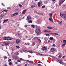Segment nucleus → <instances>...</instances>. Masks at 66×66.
I'll return each mask as SVG.
<instances>
[{
	"label": "nucleus",
	"instance_id": "20",
	"mask_svg": "<svg viewBox=\"0 0 66 66\" xmlns=\"http://www.w3.org/2000/svg\"><path fill=\"white\" fill-rule=\"evenodd\" d=\"M53 37H50V40H53Z\"/></svg>",
	"mask_w": 66,
	"mask_h": 66
},
{
	"label": "nucleus",
	"instance_id": "9",
	"mask_svg": "<svg viewBox=\"0 0 66 66\" xmlns=\"http://www.w3.org/2000/svg\"><path fill=\"white\" fill-rule=\"evenodd\" d=\"M4 14L3 13L0 16V19H2L3 18V16H4Z\"/></svg>",
	"mask_w": 66,
	"mask_h": 66
},
{
	"label": "nucleus",
	"instance_id": "62",
	"mask_svg": "<svg viewBox=\"0 0 66 66\" xmlns=\"http://www.w3.org/2000/svg\"><path fill=\"white\" fill-rule=\"evenodd\" d=\"M65 57V56H64L62 57V58H64Z\"/></svg>",
	"mask_w": 66,
	"mask_h": 66
},
{
	"label": "nucleus",
	"instance_id": "60",
	"mask_svg": "<svg viewBox=\"0 0 66 66\" xmlns=\"http://www.w3.org/2000/svg\"><path fill=\"white\" fill-rule=\"evenodd\" d=\"M27 62H30V61H29V60H27Z\"/></svg>",
	"mask_w": 66,
	"mask_h": 66
},
{
	"label": "nucleus",
	"instance_id": "59",
	"mask_svg": "<svg viewBox=\"0 0 66 66\" xmlns=\"http://www.w3.org/2000/svg\"><path fill=\"white\" fill-rule=\"evenodd\" d=\"M52 1L54 2V1H55V0H53Z\"/></svg>",
	"mask_w": 66,
	"mask_h": 66
},
{
	"label": "nucleus",
	"instance_id": "51",
	"mask_svg": "<svg viewBox=\"0 0 66 66\" xmlns=\"http://www.w3.org/2000/svg\"><path fill=\"white\" fill-rule=\"evenodd\" d=\"M24 52H28V51H26V50H25L24 51Z\"/></svg>",
	"mask_w": 66,
	"mask_h": 66
},
{
	"label": "nucleus",
	"instance_id": "5",
	"mask_svg": "<svg viewBox=\"0 0 66 66\" xmlns=\"http://www.w3.org/2000/svg\"><path fill=\"white\" fill-rule=\"evenodd\" d=\"M18 14V12H16L14 13V14H13L12 15H11V17H14V16H15L17 15Z\"/></svg>",
	"mask_w": 66,
	"mask_h": 66
},
{
	"label": "nucleus",
	"instance_id": "37",
	"mask_svg": "<svg viewBox=\"0 0 66 66\" xmlns=\"http://www.w3.org/2000/svg\"><path fill=\"white\" fill-rule=\"evenodd\" d=\"M16 48H17L18 49H19V48H20V47H19L18 46H16Z\"/></svg>",
	"mask_w": 66,
	"mask_h": 66
},
{
	"label": "nucleus",
	"instance_id": "52",
	"mask_svg": "<svg viewBox=\"0 0 66 66\" xmlns=\"http://www.w3.org/2000/svg\"><path fill=\"white\" fill-rule=\"evenodd\" d=\"M17 62H21V61L19 60H18Z\"/></svg>",
	"mask_w": 66,
	"mask_h": 66
},
{
	"label": "nucleus",
	"instance_id": "17",
	"mask_svg": "<svg viewBox=\"0 0 66 66\" xmlns=\"http://www.w3.org/2000/svg\"><path fill=\"white\" fill-rule=\"evenodd\" d=\"M38 54H39V55L40 56H45V55H44L43 54H42L40 53H38Z\"/></svg>",
	"mask_w": 66,
	"mask_h": 66
},
{
	"label": "nucleus",
	"instance_id": "49",
	"mask_svg": "<svg viewBox=\"0 0 66 66\" xmlns=\"http://www.w3.org/2000/svg\"><path fill=\"white\" fill-rule=\"evenodd\" d=\"M5 20V21L6 22H7V21H8V19Z\"/></svg>",
	"mask_w": 66,
	"mask_h": 66
},
{
	"label": "nucleus",
	"instance_id": "21",
	"mask_svg": "<svg viewBox=\"0 0 66 66\" xmlns=\"http://www.w3.org/2000/svg\"><path fill=\"white\" fill-rule=\"evenodd\" d=\"M12 62H11L9 63V64L10 65H12Z\"/></svg>",
	"mask_w": 66,
	"mask_h": 66
},
{
	"label": "nucleus",
	"instance_id": "15",
	"mask_svg": "<svg viewBox=\"0 0 66 66\" xmlns=\"http://www.w3.org/2000/svg\"><path fill=\"white\" fill-rule=\"evenodd\" d=\"M27 19L28 20H29V19H31V16H28Z\"/></svg>",
	"mask_w": 66,
	"mask_h": 66
},
{
	"label": "nucleus",
	"instance_id": "28",
	"mask_svg": "<svg viewBox=\"0 0 66 66\" xmlns=\"http://www.w3.org/2000/svg\"><path fill=\"white\" fill-rule=\"evenodd\" d=\"M35 43L34 42L32 43V46H34L35 45Z\"/></svg>",
	"mask_w": 66,
	"mask_h": 66
},
{
	"label": "nucleus",
	"instance_id": "35",
	"mask_svg": "<svg viewBox=\"0 0 66 66\" xmlns=\"http://www.w3.org/2000/svg\"><path fill=\"white\" fill-rule=\"evenodd\" d=\"M25 45H29V43H26L25 44Z\"/></svg>",
	"mask_w": 66,
	"mask_h": 66
},
{
	"label": "nucleus",
	"instance_id": "3",
	"mask_svg": "<svg viewBox=\"0 0 66 66\" xmlns=\"http://www.w3.org/2000/svg\"><path fill=\"white\" fill-rule=\"evenodd\" d=\"M60 15V16L62 18H66V15L65 14H61Z\"/></svg>",
	"mask_w": 66,
	"mask_h": 66
},
{
	"label": "nucleus",
	"instance_id": "50",
	"mask_svg": "<svg viewBox=\"0 0 66 66\" xmlns=\"http://www.w3.org/2000/svg\"><path fill=\"white\" fill-rule=\"evenodd\" d=\"M38 66H42V65L40 64H38Z\"/></svg>",
	"mask_w": 66,
	"mask_h": 66
},
{
	"label": "nucleus",
	"instance_id": "6",
	"mask_svg": "<svg viewBox=\"0 0 66 66\" xmlns=\"http://www.w3.org/2000/svg\"><path fill=\"white\" fill-rule=\"evenodd\" d=\"M21 40L19 39H17L16 41L15 42L16 44H19Z\"/></svg>",
	"mask_w": 66,
	"mask_h": 66
},
{
	"label": "nucleus",
	"instance_id": "29",
	"mask_svg": "<svg viewBox=\"0 0 66 66\" xmlns=\"http://www.w3.org/2000/svg\"><path fill=\"white\" fill-rule=\"evenodd\" d=\"M44 39H45V40H48V39H47V38L45 37V38H44Z\"/></svg>",
	"mask_w": 66,
	"mask_h": 66
},
{
	"label": "nucleus",
	"instance_id": "54",
	"mask_svg": "<svg viewBox=\"0 0 66 66\" xmlns=\"http://www.w3.org/2000/svg\"><path fill=\"white\" fill-rule=\"evenodd\" d=\"M2 5H3V6H4V5L3 4V3H2Z\"/></svg>",
	"mask_w": 66,
	"mask_h": 66
},
{
	"label": "nucleus",
	"instance_id": "63",
	"mask_svg": "<svg viewBox=\"0 0 66 66\" xmlns=\"http://www.w3.org/2000/svg\"><path fill=\"white\" fill-rule=\"evenodd\" d=\"M1 29V26L0 25V30Z\"/></svg>",
	"mask_w": 66,
	"mask_h": 66
},
{
	"label": "nucleus",
	"instance_id": "43",
	"mask_svg": "<svg viewBox=\"0 0 66 66\" xmlns=\"http://www.w3.org/2000/svg\"><path fill=\"white\" fill-rule=\"evenodd\" d=\"M11 59H9L8 61V62H11Z\"/></svg>",
	"mask_w": 66,
	"mask_h": 66
},
{
	"label": "nucleus",
	"instance_id": "38",
	"mask_svg": "<svg viewBox=\"0 0 66 66\" xmlns=\"http://www.w3.org/2000/svg\"><path fill=\"white\" fill-rule=\"evenodd\" d=\"M19 6H20V7H21V6H22V5H21V4H19Z\"/></svg>",
	"mask_w": 66,
	"mask_h": 66
},
{
	"label": "nucleus",
	"instance_id": "57",
	"mask_svg": "<svg viewBox=\"0 0 66 66\" xmlns=\"http://www.w3.org/2000/svg\"><path fill=\"white\" fill-rule=\"evenodd\" d=\"M45 4H46V3H47V1H45Z\"/></svg>",
	"mask_w": 66,
	"mask_h": 66
},
{
	"label": "nucleus",
	"instance_id": "32",
	"mask_svg": "<svg viewBox=\"0 0 66 66\" xmlns=\"http://www.w3.org/2000/svg\"><path fill=\"white\" fill-rule=\"evenodd\" d=\"M63 42L64 43H66V40H64L63 41Z\"/></svg>",
	"mask_w": 66,
	"mask_h": 66
},
{
	"label": "nucleus",
	"instance_id": "13",
	"mask_svg": "<svg viewBox=\"0 0 66 66\" xmlns=\"http://www.w3.org/2000/svg\"><path fill=\"white\" fill-rule=\"evenodd\" d=\"M41 2H39L38 3V5L39 7H40V3Z\"/></svg>",
	"mask_w": 66,
	"mask_h": 66
},
{
	"label": "nucleus",
	"instance_id": "40",
	"mask_svg": "<svg viewBox=\"0 0 66 66\" xmlns=\"http://www.w3.org/2000/svg\"><path fill=\"white\" fill-rule=\"evenodd\" d=\"M29 62L30 63H33V62L32 61H29Z\"/></svg>",
	"mask_w": 66,
	"mask_h": 66
},
{
	"label": "nucleus",
	"instance_id": "31",
	"mask_svg": "<svg viewBox=\"0 0 66 66\" xmlns=\"http://www.w3.org/2000/svg\"><path fill=\"white\" fill-rule=\"evenodd\" d=\"M9 43H5V45H9Z\"/></svg>",
	"mask_w": 66,
	"mask_h": 66
},
{
	"label": "nucleus",
	"instance_id": "36",
	"mask_svg": "<svg viewBox=\"0 0 66 66\" xmlns=\"http://www.w3.org/2000/svg\"><path fill=\"white\" fill-rule=\"evenodd\" d=\"M46 35L47 36H50V35L49 34H46Z\"/></svg>",
	"mask_w": 66,
	"mask_h": 66
},
{
	"label": "nucleus",
	"instance_id": "46",
	"mask_svg": "<svg viewBox=\"0 0 66 66\" xmlns=\"http://www.w3.org/2000/svg\"><path fill=\"white\" fill-rule=\"evenodd\" d=\"M27 27H28V25H24L25 28H26Z\"/></svg>",
	"mask_w": 66,
	"mask_h": 66
},
{
	"label": "nucleus",
	"instance_id": "27",
	"mask_svg": "<svg viewBox=\"0 0 66 66\" xmlns=\"http://www.w3.org/2000/svg\"><path fill=\"white\" fill-rule=\"evenodd\" d=\"M34 7H35V5H32L31 6V7L33 8Z\"/></svg>",
	"mask_w": 66,
	"mask_h": 66
},
{
	"label": "nucleus",
	"instance_id": "19",
	"mask_svg": "<svg viewBox=\"0 0 66 66\" xmlns=\"http://www.w3.org/2000/svg\"><path fill=\"white\" fill-rule=\"evenodd\" d=\"M65 45H66V43H65L64 44H63L62 46V47L63 48L64 47H65Z\"/></svg>",
	"mask_w": 66,
	"mask_h": 66
},
{
	"label": "nucleus",
	"instance_id": "23",
	"mask_svg": "<svg viewBox=\"0 0 66 66\" xmlns=\"http://www.w3.org/2000/svg\"><path fill=\"white\" fill-rule=\"evenodd\" d=\"M50 17H52V13H50Z\"/></svg>",
	"mask_w": 66,
	"mask_h": 66
},
{
	"label": "nucleus",
	"instance_id": "7",
	"mask_svg": "<svg viewBox=\"0 0 66 66\" xmlns=\"http://www.w3.org/2000/svg\"><path fill=\"white\" fill-rule=\"evenodd\" d=\"M65 1V0H60L59 2V4H61Z\"/></svg>",
	"mask_w": 66,
	"mask_h": 66
},
{
	"label": "nucleus",
	"instance_id": "22",
	"mask_svg": "<svg viewBox=\"0 0 66 66\" xmlns=\"http://www.w3.org/2000/svg\"><path fill=\"white\" fill-rule=\"evenodd\" d=\"M38 40L39 41V43H42V42H41V40H40V39H38Z\"/></svg>",
	"mask_w": 66,
	"mask_h": 66
},
{
	"label": "nucleus",
	"instance_id": "4",
	"mask_svg": "<svg viewBox=\"0 0 66 66\" xmlns=\"http://www.w3.org/2000/svg\"><path fill=\"white\" fill-rule=\"evenodd\" d=\"M4 39L6 40H11L12 39L10 37H7L4 38Z\"/></svg>",
	"mask_w": 66,
	"mask_h": 66
},
{
	"label": "nucleus",
	"instance_id": "26",
	"mask_svg": "<svg viewBox=\"0 0 66 66\" xmlns=\"http://www.w3.org/2000/svg\"><path fill=\"white\" fill-rule=\"evenodd\" d=\"M47 28L48 29H53V28H52V27H47Z\"/></svg>",
	"mask_w": 66,
	"mask_h": 66
},
{
	"label": "nucleus",
	"instance_id": "42",
	"mask_svg": "<svg viewBox=\"0 0 66 66\" xmlns=\"http://www.w3.org/2000/svg\"><path fill=\"white\" fill-rule=\"evenodd\" d=\"M38 14H39V15H43V14H42L40 13H38Z\"/></svg>",
	"mask_w": 66,
	"mask_h": 66
},
{
	"label": "nucleus",
	"instance_id": "33",
	"mask_svg": "<svg viewBox=\"0 0 66 66\" xmlns=\"http://www.w3.org/2000/svg\"><path fill=\"white\" fill-rule=\"evenodd\" d=\"M4 22L3 23H5V22H6V21H5V20H4Z\"/></svg>",
	"mask_w": 66,
	"mask_h": 66
},
{
	"label": "nucleus",
	"instance_id": "30",
	"mask_svg": "<svg viewBox=\"0 0 66 66\" xmlns=\"http://www.w3.org/2000/svg\"><path fill=\"white\" fill-rule=\"evenodd\" d=\"M58 57H59V58H61V57H62V56H61V55H59L58 56Z\"/></svg>",
	"mask_w": 66,
	"mask_h": 66
},
{
	"label": "nucleus",
	"instance_id": "2",
	"mask_svg": "<svg viewBox=\"0 0 66 66\" xmlns=\"http://www.w3.org/2000/svg\"><path fill=\"white\" fill-rule=\"evenodd\" d=\"M40 32V30L39 28H37L36 30V33L37 35H38L39 34V33Z\"/></svg>",
	"mask_w": 66,
	"mask_h": 66
},
{
	"label": "nucleus",
	"instance_id": "16",
	"mask_svg": "<svg viewBox=\"0 0 66 66\" xmlns=\"http://www.w3.org/2000/svg\"><path fill=\"white\" fill-rule=\"evenodd\" d=\"M28 21V23H32V21H31L30 20H29Z\"/></svg>",
	"mask_w": 66,
	"mask_h": 66
},
{
	"label": "nucleus",
	"instance_id": "55",
	"mask_svg": "<svg viewBox=\"0 0 66 66\" xmlns=\"http://www.w3.org/2000/svg\"><path fill=\"white\" fill-rule=\"evenodd\" d=\"M50 34H53V35H54V33H53L52 32H50Z\"/></svg>",
	"mask_w": 66,
	"mask_h": 66
},
{
	"label": "nucleus",
	"instance_id": "48",
	"mask_svg": "<svg viewBox=\"0 0 66 66\" xmlns=\"http://www.w3.org/2000/svg\"><path fill=\"white\" fill-rule=\"evenodd\" d=\"M47 30H43V31L44 32H47Z\"/></svg>",
	"mask_w": 66,
	"mask_h": 66
},
{
	"label": "nucleus",
	"instance_id": "45",
	"mask_svg": "<svg viewBox=\"0 0 66 66\" xmlns=\"http://www.w3.org/2000/svg\"><path fill=\"white\" fill-rule=\"evenodd\" d=\"M47 32H48V33H50L51 32V31H48L47 30Z\"/></svg>",
	"mask_w": 66,
	"mask_h": 66
},
{
	"label": "nucleus",
	"instance_id": "18",
	"mask_svg": "<svg viewBox=\"0 0 66 66\" xmlns=\"http://www.w3.org/2000/svg\"><path fill=\"white\" fill-rule=\"evenodd\" d=\"M28 52H29V53H33V52L31 51H28Z\"/></svg>",
	"mask_w": 66,
	"mask_h": 66
},
{
	"label": "nucleus",
	"instance_id": "24",
	"mask_svg": "<svg viewBox=\"0 0 66 66\" xmlns=\"http://www.w3.org/2000/svg\"><path fill=\"white\" fill-rule=\"evenodd\" d=\"M31 27H32L33 28H35V26L33 25H31Z\"/></svg>",
	"mask_w": 66,
	"mask_h": 66
},
{
	"label": "nucleus",
	"instance_id": "61",
	"mask_svg": "<svg viewBox=\"0 0 66 66\" xmlns=\"http://www.w3.org/2000/svg\"><path fill=\"white\" fill-rule=\"evenodd\" d=\"M25 66H27V64H26L25 65Z\"/></svg>",
	"mask_w": 66,
	"mask_h": 66
},
{
	"label": "nucleus",
	"instance_id": "47",
	"mask_svg": "<svg viewBox=\"0 0 66 66\" xmlns=\"http://www.w3.org/2000/svg\"><path fill=\"white\" fill-rule=\"evenodd\" d=\"M20 60H22V61H23L24 60L23 59L21 58H20Z\"/></svg>",
	"mask_w": 66,
	"mask_h": 66
},
{
	"label": "nucleus",
	"instance_id": "64",
	"mask_svg": "<svg viewBox=\"0 0 66 66\" xmlns=\"http://www.w3.org/2000/svg\"><path fill=\"white\" fill-rule=\"evenodd\" d=\"M34 1H37L38 0H34Z\"/></svg>",
	"mask_w": 66,
	"mask_h": 66
},
{
	"label": "nucleus",
	"instance_id": "53",
	"mask_svg": "<svg viewBox=\"0 0 66 66\" xmlns=\"http://www.w3.org/2000/svg\"><path fill=\"white\" fill-rule=\"evenodd\" d=\"M53 47H55V44H53Z\"/></svg>",
	"mask_w": 66,
	"mask_h": 66
},
{
	"label": "nucleus",
	"instance_id": "58",
	"mask_svg": "<svg viewBox=\"0 0 66 66\" xmlns=\"http://www.w3.org/2000/svg\"><path fill=\"white\" fill-rule=\"evenodd\" d=\"M4 66H7V64H5L4 65Z\"/></svg>",
	"mask_w": 66,
	"mask_h": 66
},
{
	"label": "nucleus",
	"instance_id": "25",
	"mask_svg": "<svg viewBox=\"0 0 66 66\" xmlns=\"http://www.w3.org/2000/svg\"><path fill=\"white\" fill-rule=\"evenodd\" d=\"M38 38L37 37H35L34 38V39H37Z\"/></svg>",
	"mask_w": 66,
	"mask_h": 66
},
{
	"label": "nucleus",
	"instance_id": "11",
	"mask_svg": "<svg viewBox=\"0 0 66 66\" xmlns=\"http://www.w3.org/2000/svg\"><path fill=\"white\" fill-rule=\"evenodd\" d=\"M55 51V49L54 48H51V52H54Z\"/></svg>",
	"mask_w": 66,
	"mask_h": 66
},
{
	"label": "nucleus",
	"instance_id": "56",
	"mask_svg": "<svg viewBox=\"0 0 66 66\" xmlns=\"http://www.w3.org/2000/svg\"><path fill=\"white\" fill-rule=\"evenodd\" d=\"M15 64H18V62H15Z\"/></svg>",
	"mask_w": 66,
	"mask_h": 66
},
{
	"label": "nucleus",
	"instance_id": "41",
	"mask_svg": "<svg viewBox=\"0 0 66 66\" xmlns=\"http://www.w3.org/2000/svg\"><path fill=\"white\" fill-rule=\"evenodd\" d=\"M54 35H58V34H57V33H54Z\"/></svg>",
	"mask_w": 66,
	"mask_h": 66
},
{
	"label": "nucleus",
	"instance_id": "39",
	"mask_svg": "<svg viewBox=\"0 0 66 66\" xmlns=\"http://www.w3.org/2000/svg\"><path fill=\"white\" fill-rule=\"evenodd\" d=\"M7 12V10H3V11H2V12Z\"/></svg>",
	"mask_w": 66,
	"mask_h": 66
},
{
	"label": "nucleus",
	"instance_id": "1",
	"mask_svg": "<svg viewBox=\"0 0 66 66\" xmlns=\"http://www.w3.org/2000/svg\"><path fill=\"white\" fill-rule=\"evenodd\" d=\"M56 61L57 62L59 63L60 64H62V65H65V66H66V65H65V64H66L62 62L61 61V59H59L58 60H56Z\"/></svg>",
	"mask_w": 66,
	"mask_h": 66
},
{
	"label": "nucleus",
	"instance_id": "44",
	"mask_svg": "<svg viewBox=\"0 0 66 66\" xmlns=\"http://www.w3.org/2000/svg\"><path fill=\"white\" fill-rule=\"evenodd\" d=\"M7 57L6 56H5L4 57V58L5 59H7Z\"/></svg>",
	"mask_w": 66,
	"mask_h": 66
},
{
	"label": "nucleus",
	"instance_id": "34",
	"mask_svg": "<svg viewBox=\"0 0 66 66\" xmlns=\"http://www.w3.org/2000/svg\"><path fill=\"white\" fill-rule=\"evenodd\" d=\"M42 7V8H43V9H44V8H45V5L43 6Z\"/></svg>",
	"mask_w": 66,
	"mask_h": 66
},
{
	"label": "nucleus",
	"instance_id": "12",
	"mask_svg": "<svg viewBox=\"0 0 66 66\" xmlns=\"http://www.w3.org/2000/svg\"><path fill=\"white\" fill-rule=\"evenodd\" d=\"M27 11V9L24 10L22 12V14H25L26 12Z\"/></svg>",
	"mask_w": 66,
	"mask_h": 66
},
{
	"label": "nucleus",
	"instance_id": "14",
	"mask_svg": "<svg viewBox=\"0 0 66 66\" xmlns=\"http://www.w3.org/2000/svg\"><path fill=\"white\" fill-rule=\"evenodd\" d=\"M49 19L50 21H52V22H53V20L52 18H50Z\"/></svg>",
	"mask_w": 66,
	"mask_h": 66
},
{
	"label": "nucleus",
	"instance_id": "10",
	"mask_svg": "<svg viewBox=\"0 0 66 66\" xmlns=\"http://www.w3.org/2000/svg\"><path fill=\"white\" fill-rule=\"evenodd\" d=\"M58 23L59 24H63V22L61 21H59L58 22Z\"/></svg>",
	"mask_w": 66,
	"mask_h": 66
},
{
	"label": "nucleus",
	"instance_id": "8",
	"mask_svg": "<svg viewBox=\"0 0 66 66\" xmlns=\"http://www.w3.org/2000/svg\"><path fill=\"white\" fill-rule=\"evenodd\" d=\"M47 49L46 47H45V46H44L43 47H42V50H46Z\"/></svg>",
	"mask_w": 66,
	"mask_h": 66
}]
</instances>
